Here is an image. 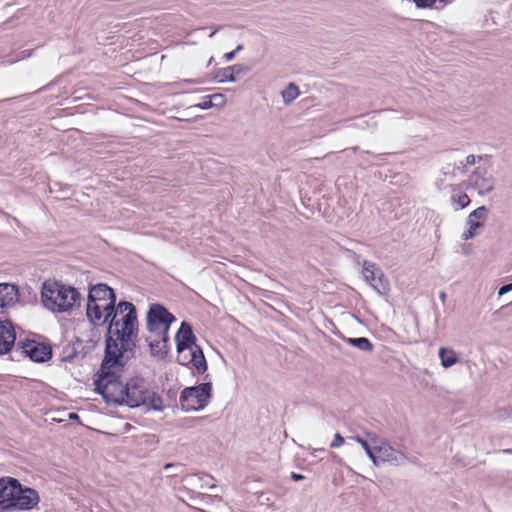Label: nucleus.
I'll return each instance as SVG.
<instances>
[{
    "mask_svg": "<svg viewBox=\"0 0 512 512\" xmlns=\"http://www.w3.org/2000/svg\"><path fill=\"white\" fill-rule=\"evenodd\" d=\"M104 311L103 323L109 322L105 349L108 344L115 345V354L132 356L136 347L134 337L138 333L137 312L134 304L128 301H120L114 306V314L108 315V310Z\"/></svg>",
    "mask_w": 512,
    "mask_h": 512,
    "instance_id": "f257e3e1",
    "label": "nucleus"
},
{
    "mask_svg": "<svg viewBox=\"0 0 512 512\" xmlns=\"http://www.w3.org/2000/svg\"><path fill=\"white\" fill-rule=\"evenodd\" d=\"M115 345L108 344L104 358L95 380V390L103 397L107 404L123 405L127 382L121 380L120 371L130 359L131 355L115 354Z\"/></svg>",
    "mask_w": 512,
    "mask_h": 512,
    "instance_id": "f03ea898",
    "label": "nucleus"
},
{
    "mask_svg": "<svg viewBox=\"0 0 512 512\" xmlns=\"http://www.w3.org/2000/svg\"><path fill=\"white\" fill-rule=\"evenodd\" d=\"M41 303L53 313L70 312L76 304H80V293L62 282L46 280L42 284Z\"/></svg>",
    "mask_w": 512,
    "mask_h": 512,
    "instance_id": "7ed1b4c3",
    "label": "nucleus"
},
{
    "mask_svg": "<svg viewBox=\"0 0 512 512\" xmlns=\"http://www.w3.org/2000/svg\"><path fill=\"white\" fill-rule=\"evenodd\" d=\"M123 405L130 408L144 407L146 411H162V398L158 393L149 389L141 378H131L127 381Z\"/></svg>",
    "mask_w": 512,
    "mask_h": 512,
    "instance_id": "20e7f679",
    "label": "nucleus"
},
{
    "mask_svg": "<svg viewBox=\"0 0 512 512\" xmlns=\"http://www.w3.org/2000/svg\"><path fill=\"white\" fill-rule=\"evenodd\" d=\"M212 396V383L205 382L196 386L186 387L180 394L181 408L186 411L204 409Z\"/></svg>",
    "mask_w": 512,
    "mask_h": 512,
    "instance_id": "39448f33",
    "label": "nucleus"
},
{
    "mask_svg": "<svg viewBox=\"0 0 512 512\" xmlns=\"http://www.w3.org/2000/svg\"><path fill=\"white\" fill-rule=\"evenodd\" d=\"M176 318L163 305L152 304L147 313V329L152 334H168Z\"/></svg>",
    "mask_w": 512,
    "mask_h": 512,
    "instance_id": "423d86ee",
    "label": "nucleus"
},
{
    "mask_svg": "<svg viewBox=\"0 0 512 512\" xmlns=\"http://www.w3.org/2000/svg\"><path fill=\"white\" fill-rule=\"evenodd\" d=\"M13 482L15 483V489L8 508L30 510L35 507L39 502L37 491L32 488H23L17 479Z\"/></svg>",
    "mask_w": 512,
    "mask_h": 512,
    "instance_id": "0eeeda50",
    "label": "nucleus"
},
{
    "mask_svg": "<svg viewBox=\"0 0 512 512\" xmlns=\"http://www.w3.org/2000/svg\"><path fill=\"white\" fill-rule=\"evenodd\" d=\"M375 451L379 457V465L388 463L392 466H403L408 462L415 463L414 459H410L404 452L395 449L387 441H380L375 446Z\"/></svg>",
    "mask_w": 512,
    "mask_h": 512,
    "instance_id": "6e6552de",
    "label": "nucleus"
},
{
    "mask_svg": "<svg viewBox=\"0 0 512 512\" xmlns=\"http://www.w3.org/2000/svg\"><path fill=\"white\" fill-rule=\"evenodd\" d=\"M18 347L23 354L34 362L43 363L52 357V348L49 344L40 343L35 340H26L19 342Z\"/></svg>",
    "mask_w": 512,
    "mask_h": 512,
    "instance_id": "1a4fd4ad",
    "label": "nucleus"
},
{
    "mask_svg": "<svg viewBox=\"0 0 512 512\" xmlns=\"http://www.w3.org/2000/svg\"><path fill=\"white\" fill-rule=\"evenodd\" d=\"M108 301L104 304L103 309L108 310V315L114 314V306L116 305V295L114 290L107 284L99 283L92 286L88 293V302L99 303Z\"/></svg>",
    "mask_w": 512,
    "mask_h": 512,
    "instance_id": "9d476101",
    "label": "nucleus"
},
{
    "mask_svg": "<svg viewBox=\"0 0 512 512\" xmlns=\"http://www.w3.org/2000/svg\"><path fill=\"white\" fill-rule=\"evenodd\" d=\"M363 275L366 281L379 293L386 294L389 290V283L383 272L374 263L363 262Z\"/></svg>",
    "mask_w": 512,
    "mask_h": 512,
    "instance_id": "9b49d317",
    "label": "nucleus"
},
{
    "mask_svg": "<svg viewBox=\"0 0 512 512\" xmlns=\"http://www.w3.org/2000/svg\"><path fill=\"white\" fill-rule=\"evenodd\" d=\"M488 208L480 206L473 210L467 218L468 229L462 234L463 240H469L474 238L478 234V229L484 227L485 220L488 216Z\"/></svg>",
    "mask_w": 512,
    "mask_h": 512,
    "instance_id": "f8f14e48",
    "label": "nucleus"
},
{
    "mask_svg": "<svg viewBox=\"0 0 512 512\" xmlns=\"http://www.w3.org/2000/svg\"><path fill=\"white\" fill-rule=\"evenodd\" d=\"M468 184L477 189L479 195H485L494 189V178L485 169L477 168L469 176Z\"/></svg>",
    "mask_w": 512,
    "mask_h": 512,
    "instance_id": "ddd939ff",
    "label": "nucleus"
},
{
    "mask_svg": "<svg viewBox=\"0 0 512 512\" xmlns=\"http://www.w3.org/2000/svg\"><path fill=\"white\" fill-rule=\"evenodd\" d=\"M175 341L177 352L180 355L186 350L190 351L194 347L198 346L195 343L196 338L193 333L192 326L186 321L181 323L180 328L175 335Z\"/></svg>",
    "mask_w": 512,
    "mask_h": 512,
    "instance_id": "4468645a",
    "label": "nucleus"
},
{
    "mask_svg": "<svg viewBox=\"0 0 512 512\" xmlns=\"http://www.w3.org/2000/svg\"><path fill=\"white\" fill-rule=\"evenodd\" d=\"M16 341L14 325L9 320L0 321V355L9 353Z\"/></svg>",
    "mask_w": 512,
    "mask_h": 512,
    "instance_id": "2eb2a0df",
    "label": "nucleus"
},
{
    "mask_svg": "<svg viewBox=\"0 0 512 512\" xmlns=\"http://www.w3.org/2000/svg\"><path fill=\"white\" fill-rule=\"evenodd\" d=\"M250 68L243 64H235L218 70L216 77L218 82H235L237 76L248 73Z\"/></svg>",
    "mask_w": 512,
    "mask_h": 512,
    "instance_id": "dca6fc26",
    "label": "nucleus"
},
{
    "mask_svg": "<svg viewBox=\"0 0 512 512\" xmlns=\"http://www.w3.org/2000/svg\"><path fill=\"white\" fill-rule=\"evenodd\" d=\"M18 298V289L15 285L0 284V308L12 306Z\"/></svg>",
    "mask_w": 512,
    "mask_h": 512,
    "instance_id": "f3484780",
    "label": "nucleus"
},
{
    "mask_svg": "<svg viewBox=\"0 0 512 512\" xmlns=\"http://www.w3.org/2000/svg\"><path fill=\"white\" fill-rule=\"evenodd\" d=\"M157 338L149 341L150 352L153 356L161 359L168 353V334H154Z\"/></svg>",
    "mask_w": 512,
    "mask_h": 512,
    "instance_id": "a211bd4d",
    "label": "nucleus"
},
{
    "mask_svg": "<svg viewBox=\"0 0 512 512\" xmlns=\"http://www.w3.org/2000/svg\"><path fill=\"white\" fill-rule=\"evenodd\" d=\"M13 480L15 479L11 477L0 479V505L6 509H8L9 501H11L15 489Z\"/></svg>",
    "mask_w": 512,
    "mask_h": 512,
    "instance_id": "6ab92c4d",
    "label": "nucleus"
},
{
    "mask_svg": "<svg viewBox=\"0 0 512 512\" xmlns=\"http://www.w3.org/2000/svg\"><path fill=\"white\" fill-rule=\"evenodd\" d=\"M103 306L104 304L87 301L86 316L93 325L104 324L103 320L105 315H103V312L105 311Z\"/></svg>",
    "mask_w": 512,
    "mask_h": 512,
    "instance_id": "aec40b11",
    "label": "nucleus"
},
{
    "mask_svg": "<svg viewBox=\"0 0 512 512\" xmlns=\"http://www.w3.org/2000/svg\"><path fill=\"white\" fill-rule=\"evenodd\" d=\"M189 362H191L190 364L197 370L199 374H202L207 370L206 358L200 346H196L190 350Z\"/></svg>",
    "mask_w": 512,
    "mask_h": 512,
    "instance_id": "412c9836",
    "label": "nucleus"
},
{
    "mask_svg": "<svg viewBox=\"0 0 512 512\" xmlns=\"http://www.w3.org/2000/svg\"><path fill=\"white\" fill-rule=\"evenodd\" d=\"M439 358L444 368H449L459 362V357L452 348L441 347L439 349Z\"/></svg>",
    "mask_w": 512,
    "mask_h": 512,
    "instance_id": "4be33fe9",
    "label": "nucleus"
},
{
    "mask_svg": "<svg viewBox=\"0 0 512 512\" xmlns=\"http://www.w3.org/2000/svg\"><path fill=\"white\" fill-rule=\"evenodd\" d=\"M343 340L346 343H348L349 345L356 347L361 351L371 352L373 350V344L366 337H359V338L343 337Z\"/></svg>",
    "mask_w": 512,
    "mask_h": 512,
    "instance_id": "5701e85b",
    "label": "nucleus"
},
{
    "mask_svg": "<svg viewBox=\"0 0 512 512\" xmlns=\"http://www.w3.org/2000/svg\"><path fill=\"white\" fill-rule=\"evenodd\" d=\"M353 440H355L357 443H359L362 448L364 449L365 453L369 457V459L373 462L375 466H379V457L378 454L375 451V447L372 448L369 444V442L365 439H363L360 436L352 437Z\"/></svg>",
    "mask_w": 512,
    "mask_h": 512,
    "instance_id": "b1692460",
    "label": "nucleus"
},
{
    "mask_svg": "<svg viewBox=\"0 0 512 512\" xmlns=\"http://www.w3.org/2000/svg\"><path fill=\"white\" fill-rule=\"evenodd\" d=\"M299 89L294 83H290L283 91L282 98L285 104H290L299 96Z\"/></svg>",
    "mask_w": 512,
    "mask_h": 512,
    "instance_id": "393cba45",
    "label": "nucleus"
},
{
    "mask_svg": "<svg viewBox=\"0 0 512 512\" xmlns=\"http://www.w3.org/2000/svg\"><path fill=\"white\" fill-rule=\"evenodd\" d=\"M451 201L455 211L466 208L471 202L469 196L466 193L452 195Z\"/></svg>",
    "mask_w": 512,
    "mask_h": 512,
    "instance_id": "a878e982",
    "label": "nucleus"
},
{
    "mask_svg": "<svg viewBox=\"0 0 512 512\" xmlns=\"http://www.w3.org/2000/svg\"><path fill=\"white\" fill-rule=\"evenodd\" d=\"M453 0H413L417 8H431L436 2L442 3L443 6L451 3Z\"/></svg>",
    "mask_w": 512,
    "mask_h": 512,
    "instance_id": "bb28decb",
    "label": "nucleus"
},
{
    "mask_svg": "<svg viewBox=\"0 0 512 512\" xmlns=\"http://www.w3.org/2000/svg\"><path fill=\"white\" fill-rule=\"evenodd\" d=\"M201 481V488H214L216 486L215 479L207 474H200L197 476Z\"/></svg>",
    "mask_w": 512,
    "mask_h": 512,
    "instance_id": "cd10ccee",
    "label": "nucleus"
},
{
    "mask_svg": "<svg viewBox=\"0 0 512 512\" xmlns=\"http://www.w3.org/2000/svg\"><path fill=\"white\" fill-rule=\"evenodd\" d=\"M482 159V156L479 155V156H475L473 154H470L466 157L465 161L464 162H461V165L463 167H466V166H470V165H474L476 163V161H480Z\"/></svg>",
    "mask_w": 512,
    "mask_h": 512,
    "instance_id": "c85d7f7f",
    "label": "nucleus"
},
{
    "mask_svg": "<svg viewBox=\"0 0 512 512\" xmlns=\"http://www.w3.org/2000/svg\"><path fill=\"white\" fill-rule=\"evenodd\" d=\"M344 443V438L339 434V433H336L334 435V439L333 441L331 442L330 446L332 448H338L340 447L342 444Z\"/></svg>",
    "mask_w": 512,
    "mask_h": 512,
    "instance_id": "c756f323",
    "label": "nucleus"
},
{
    "mask_svg": "<svg viewBox=\"0 0 512 512\" xmlns=\"http://www.w3.org/2000/svg\"><path fill=\"white\" fill-rule=\"evenodd\" d=\"M28 56H29V54H26L25 51H22L19 53V55L16 58L3 60L2 64H13L21 59L28 57Z\"/></svg>",
    "mask_w": 512,
    "mask_h": 512,
    "instance_id": "7c9ffc66",
    "label": "nucleus"
},
{
    "mask_svg": "<svg viewBox=\"0 0 512 512\" xmlns=\"http://www.w3.org/2000/svg\"><path fill=\"white\" fill-rule=\"evenodd\" d=\"M198 108L205 110L214 106V103L211 101L209 96L205 97L204 101L196 105Z\"/></svg>",
    "mask_w": 512,
    "mask_h": 512,
    "instance_id": "2f4dec72",
    "label": "nucleus"
},
{
    "mask_svg": "<svg viewBox=\"0 0 512 512\" xmlns=\"http://www.w3.org/2000/svg\"><path fill=\"white\" fill-rule=\"evenodd\" d=\"M178 363L183 365V366H187L189 365L191 362H189V359H190V353L189 354H186L185 352H183L181 355L178 354Z\"/></svg>",
    "mask_w": 512,
    "mask_h": 512,
    "instance_id": "473e14b6",
    "label": "nucleus"
},
{
    "mask_svg": "<svg viewBox=\"0 0 512 512\" xmlns=\"http://www.w3.org/2000/svg\"><path fill=\"white\" fill-rule=\"evenodd\" d=\"M366 436L369 439V441L374 444V446L379 445L380 441H385L384 439L379 438L375 433L367 432Z\"/></svg>",
    "mask_w": 512,
    "mask_h": 512,
    "instance_id": "72a5a7b5",
    "label": "nucleus"
},
{
    "mask_svg": "<svg viewBox=\"0 0 512 512\" xmlns=\"http://www.w3.org/2000/svg\"><path fill=\"white\" fill-rule=\"evenodd\" d=\"M209 98H211V101L215 100L216 102L214 105H222L224 103V95L222 94H213L210 95Z\"/></svg>",
    "mask_w": 512,
    "mask_h": 512,
    "instance_id": "f704fd0d",
    "label": "nucleus"
},
{
    "mask_svg": "<svg viewBox=\"0 0 512 512\" xmlns=\"http://www.w3.org/2000/svg\"><path fill=\"white\" fill-rule=\"evenodd\" d=\"M510 291H512V283L500 287L498 290V296H503Z\"/></svg>",
    "mask_w": 512,
    "mask_h": 512,
    "instance_id": "c9c22d12",
    "label": "nucleus"
},
{
    "mask_svg": "<svg viewBox=\"0 0 512 512\" xmlns=\"http://www.w3.org/2000/svg\"><path fill=\"white\" fill-rule=\"evenodd\" d=\"M290 477H291V479H292L293 481H296V482H298V481H301V480L305 479V476H304V475H302V474H298V473H295V472H292Z\"/></svg>",
    "mask_w": 512,
    "mask_h": 512,
    "instance_id": "e433bc0d",
    "label": "nucleus"
},
{
    "mask_svg": "<svg viewBox=\"0 0 512 512\" xmlns=\"http://www.w3.org/2000/svg\"><path fill=\"white\" fill-rule=\"evenodd\" d=\"M236 56V51H231L224 54V59L229 62L232 61Z\"/></svg>",
    "mask_w": 512,
    "mask_h": 512,
    "instance_id": "4c0bfd02",
    "label": "nucleus"
},
{
    "mask_svg": "<svg viewBox=\"0 0 512 512\" xmlns=\"http://www.w3.org/2000/svg\"><path fill=\"white\" fill-rule=\"evenodd\" d=\"M439 298L442 302H445L446 299V293L444 291L440 292Z\"/></svg>",
    "mask_w": 512,
    "mask_h": 512,
    "instance_id": "58836bf2",
    "label": "nucleus"
},
{
    "mask_svg": "<svg viewBox=\"0 0 512 512\" xmlns=\"http://www.w3.org/2000/svg\"><path fill=\"white\" fill-rule=\"evenodd\" d=\"M244 46L242 44H238L236 49L234 51H236V53L240 52L241 50H243Z\"/></svg>",
    "mask_w": 512,
    "mask_h": 512,
    "instance_id": "ea45409f",
    "label": "nucleus"
},
{
    "mask_svg": "<svg viewBox=\"0 0 512 512\" xmlns=\"http://www.w3.org/2000/svg\"><path fill=\"white\" fill-rule=\"evenodd\" d=\"M220 27H217L215 28L212 33L209 35L210 38H212L218 31H219Z\"/></svg>",
    "mask_w": 512,
    "mask_h": 512,
    "instance_id": "a19ab883",
    "label": "nucleus"
},
{
    "mask_svg": "<svg viewBox=\"0 0 512 512\" xmlns=\"http://www.w3.org/2000/svg\"><path fill=\"white\" fill-rule=\"evenodd\" d=\"M76 418H78V415L76 413L70 414V419H76Z\"/></svg>",
    "mask_w": 512,
    "mask_h": 512,
    "instance_id": "79ce46f5",
    "label": "nucleus"
},
{
    "mask_svg": "<svg viewBox=\"0 0 512 512\" xmlns=\"http://www.w3.org/2000/svg\"><path fill=\"white\" fill-rule=\"evenodd\" d=\"M172 466H173L172 464H167V465H165V469H169V468H171Z\"/></svg>",
    "mask_w": 512,
    "mask_h": 512,
    "instance_id": "37998d69",
    "label": "nucleus"
},
{
    "mask_svg": "<svg viewBox=\"0 0 512 512\" xmlns=\"http://www.w3.org/2000/svg\"><path fill=\"white\" fill-rule=\"evenodd\" d=\"M505 452L512 453V449H507V450H505Z\"/></svg>",
    "mask_w": 512,
    "mask_h": 512,
    "instance_id": "c03bdc74",
    "label": "nucleus"
}]
</instances>
